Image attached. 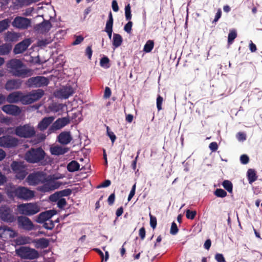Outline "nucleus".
<instances>
[{
  "mask_svg": "<svg viewBox=\"0 0 262 262\" xmlns=\"http://www.w3.org/2000/svg\"><path fill=\"white\" fill-rule=\"evenodd\" d=\"M6 68L9 73L15 77L25 78L32 75V70L25 68V65L20 60L13 58L6 63Z\"/></svg>",
  "mask_w": 262,
  "mask_h": 262,
  "instance_id": "1",
  "label": "nucleus"
},
{
  "mask_svg": "<svg viewBox=\"0 0 262 262\" xmlns=\"http://www.w3.org/2000/svg\"><path fill=\"white\" fill-rule=\"evenodd\" d=\"M46 156V152L41 147H32L25 154V159L27 162L32 163L42 164Z\"/></svg>",
  "mask_w": 262,
  "mask_h": 262,
  "instance_id": "2",
  "label": "nucleus"
},
{
  "mask_svg": "<svg viewBox=\"0 0 262 262\" xmlns=\"http://www.w3.org/2000/svg\"><path fill=\"white\" fill-rule=\"evenodd\" d=\"M56 179L51 175L46 176L42 183L43 185L39 186L38 190L45 193L58 189L61 185L62 183L57 181Z\"/></svg>",
  "mask_w": 262,
  "mask_h": 262,
  "instance_id": "3",
  "label": "nucleus"
},
{
  "mask_svg": "<svg viewBox=\"0 0 262 262\" xmlns=\"http://www.w3.org/2000/svg\"><path fill=\"white\" fill-rule=\"evenodd\" d=\"M35 133L34 127L27 124L17 126L15 129V135L21 138H31L35 135Z\"/></svg>",
  "mask_w": 262,
  "mask_h": 262,
  "instance_id": "4",
  "label": "nucleus"
},
{
  "mask_svg": "<svg viewBox=\"0 0 262 262\" xmlns=\"http://www.w3.org/2000/svg\"><path fill=\"white\" fill-rule=\"evenodd\" d=\"M20 214L25 215H32L40 211L39 207L35 203L21 204L17 206Z\"/></svg>",
  "mask_w": 262,
  "mask_h": 262,
  "instance_id": "5",
  "label": "nucleus"
},
{
  "mask_svg": "<svg viewBox=\"0 0 262 262\" xmlns=\"http://www.w3.org/2000/svg\"><path fill=\"white\" fill-rule=\"evenodd\" d=\"M16 251L19 256L24 259H34L39 257V253L37 250L28 247H21Z\"/></svg>",
  "mask_w": 262,
  "mask_h": 262,
  "instance_id": "6",
  "label": "nucleus"
},
{
  "mask_svg": "<svg viewBox=\"0 0 262 262\" xmlns=\"http://www.w3.org/2000/svg\"><path fill=\"white\" fill-rule=\"evenodd\" d=\"M0 219L2 221L7 223H12L15 221L16 216L12 209L7 205H2L0 207Z\"/></svg>",
  "mask_w": 262,
  "mask_h": 262,
  "instance_id": "7",
  "label": "nucleus"
},
{
  "mask_svg": "<svg viewBox=\"0 0 262 262\" xmlns=\"http://www.w3.org/2000/svg\"><path fill=\"white\" fill-rule=\"evenodd\" d=\"M49 83V81L47 78L37 76L29 78L26 84L30 88H40L47 86Z\"/></svg>",
  "mask_w": 262,
  "mask_h": 262,
  "instance_id": "8",
  "label": "nucleus"
},
{
  "mask_svg": "<svg viewBox=\"0 0 262 262\" xmlns=\"http://www.w3.org/2000/svg\"><path fill=\"white\" fill-rule=\"evenodd\" d=\"M11 167L16 178L20 180L24 179L28 173L25 166L21 162L13 161L11 164Z\"/></svg>",
  "mask_w": 262,
  "mask_h": 262,
  "instance_id": "9",
  "label": "nucleus"
},
{
  "mask_svg": "<svg viewBox=\"0 0 262 262\" xmlns=\"http://www.w3.org/2000/svg\"><path fill=\"white\" fill-rule=\"evenodd\" d=\"M44 95V91L41 89H38L32 91L29 94L25 95V104H32L40 99Z\"/></svg>",
  "mask_w": 262,
  "mask_h": 262,
  "instance_id": "10",
  "label": "nucleus"
},
{
  "mask_svg": "<svg viewBox=\"0 0 262 262\" xmlns=\"http://www.w3.org/2000/svg\"><path fill=\"white\" fill-rule=\"evenodd\" d=\"M15 195L19 198L25 200H28L34 196V192L25 187H18L14 191Z\"/></svg>",
  "mask_w": 262,
  "mask_h": 262,
  "instance_id": "11",
  "label": "nucleus"
},
{
  "mask_svg": "<svg viewBox=\"0 0 262 262\" xmlns=\"http://www.w3.org/2000/svg\"><path fill=\"white\" fill-rule=\"evenodd\" d=\"M18 144L17 138L9 135L0 137V146L4 148H12L16 147Z\"/></svg>",
  "mask_w": 262,
  "mask_h": 262,
  "instance_id": "12",
  "label": "nucleus"
},
{
  "mask_svg": "<svg viewBox=\"0 0 262 262\" xmlns=\"http://www.w3.org/2000/svg\"><path fill=\"white\" fill-rule=\"evenodd\" d=\"M18 228L26 231H31L34 228V225L30 219L25 216H19L17 218Z\"/></svg>",
  "mask_w": 262,
  "mask_h": 262,
  "instance_id": "13",
  "label": "nucleus"
},
{
  "mask_svg": "<svg viewBox=\"0 0 262 262\" xmlns=\"http://www.w3.org/2000/svg\"><path fill=\"white\" fill-rule=\"evenodd\" d=\"M6 102L10 104L17 103L19 102L23 104L25 103V95L20 91H16L10 93L6 97Z\"/></svg>",
  "mask_w": 262,
  "mask_h": 262,
  "instance_id": "14",
  "label": "nucleus"
},
{
  "mask_svg": "<svg viewBox=\"0 0 262 262\" xmlns=\"http://www.w3.org/2000/svg\"><path fill=\"white\" fill-rule=\"evenodd\" d=\"M31 19L28 18L17 16L13 21L12 25L13 27L20 29H26L31 26Z\"/></svg>",
  "mask_w": 262,
  "mask_h": 262,
  "instance_id": "15",
  "label": "nucleus"
},
{
  "mask_svg": "<svg viewBox=\"0 0 262 262\" xmlns=\"http://www.w3.org/2000/svg\"><path fill=\"white\" fill-rule=\"evenodd\" d=\"M46 176L43 172H36L30 173L27 178L28 182L33 185L42 183Z\"/></svg>",
  "mask_w": 262,
  "mask_h": 262,
  "instance_id": "16",
  "label": "nucleus"
},
{
  "mask_svg": "<svg viewBox=\"0 0 262 262\" xmlns=\"http://www.w3.org/2000/svg\"><path fill=\"white\" fill-rule=\"evenodd\" d=\"M2 110L6 114L13 116H18L21 113L19 106L10 103L3 105Z\"/></svg>",
  "mask_w": 262,
  "mask_h": 262,
  "instance_id": "17",
  "label": "nucleus"
},
{
  "mask_svg": "<svg viewBox=\"0 0 262 262\" xmlns=\"http://www.w3.org/2000/svg\"><path fill=\"white\" fill-rule=\"evenodd\" d=\"M70 122V120L68 117H62L61 118L57 119L51 126L49 128L50 133L54 132L56 130L61 129Z\"/></svg>",
  "mask_w": 262,
  "mask_h": 262,
  "instance_id": "18",
  "label": "nucleus"
},
{
  "mask_svg": "<svg viewBox=\"0 0 262 262\" xmlns=\"http://www.w3.org/2000/svg\"><path fill=\"white\" fill-rule=\"evenodd\" d=\"M72 191L70 188L58 191L51 194L49 196V200L52 202H56L59 199L63 196H68L71 194Z\"/></svg>",
  "mask_w": 262,
  "mask_h": 262,
  "instance_id": "19",
  "label": "nucleus"
},
{
  "mask_svg": "<svg viewBox=\"0 0 262 262\" xmlns=\"http://www.w3.org/2000/svg\"><path fill=\"white\" fill-rule=\"evenodd\" d=\"M31 44L30 39H26L15 45L13 52L15 54H18L25 51Z\"/></svg>",
  "mask_w": 262,
  "mask_h": 262,
  "instance_id": "20",
  "label": "nucleus"
},
{
  "mask_svg": "<svg viewBox=\"0 0 262 262\" xmlns=\"http://www.w3.org/2000/svg\"><path fill=\"white\" fill-rule=\"evenodd\" d=\"M52 27V25L50 20H43L42 22L37 24L34 29L41 33H44L49 32Z\"/></svg>",
  "mask_w": 262,
  "mask_h": 262,
  "instance_id": "21",
  "label": "nucleus"
},
{
  "mask_svg": "<svg viewBox=\"0 0 262 262\" xmlns=\"http://www.w3.org/2000/svg\"><path fill=\"white\" fill-rule=\"evenodd\" d=\"M21 84L22 81L20 79H9L6 82L5 88L7 91L17 90L20 88Z\"/></svg>",
  "mask_w": 262,
  "mask_h": 262,
  "instance_id": "22",
  "label": "nucleus"
},
{
  "mask_svg": "<svg viewBox=\"0 0 262 262\" xmlns=\"http://www.w3.org/2000/svg\"><path fill=\"white\" fill-rule=\"evenodd\" d=\"M73 138L70 132H62L58 136V141L62 145H67L71 142Z\"/></svg>",
  "mask_w": 262,
  "mask_h": 262,
  "instance_id": "23",
  "label": "nucleus"
},
{
  "mask_svg": "<svg viewBox=\"0 0 262 262\" xmlns=\"http://www.w3.org/2000/svg\"><path fill=\"white\" fill-rule=\"evenodd\" d=\"M55 117L50 116L43 118L38 123V128L41 131H44L53 122Z\"/></svg>",
  "mask_w": 262,
  "mask_h": 262,
  "instance_id": "24",
  "label": "nucleus"
},
{
  "mask_svg": "<svg viewBox=\"0 0 262 262\" xmlns=\"http://www.w3.org/2000/svg\"><path fill=\"white\" fill-rule=\"evenodd\" d=\"M74 92V90L73 87L70 85H67L60 90L59 94L61 98L67 99L72 95Z\"/></svg>",
  "mask_w": 262,
  "mask_h": 262,
  "instance_id": "25",
  "label": "nucleus"
},
{
  "mask_svg": "<svg viewBox=\"0 0 262 262\" xmlns=\"http://www.w3.org/2000/svg\"><path fill=\"white\" fill-rule=\"evenodd\" d=\"M113 17L111 11L108 14V19L106 21L105 28V31L107 33L109 38L111 39L113 32Z\"/></svg>",
  "mask_w": 262,
  "mask_h": 262,
  "instance_id": "26",
  "label": "nucleus"
},
{
  "mask_svg": "<svg viewBox=\"0 0 262 262\" xmlns=\"http://www.w3.org/2000/svg\"><path fill=\"white\" fill-rule=\"evenodd\" d=\"M0 233L4 234L5 237H6L7 236L9 237H14L17 235V233L14 230L7 226H4L0 228Z\"/></svg>",
  "mask_w": 262,
  "mask_h": 262,
  "instance_id": "27",
  "label": "nucleus"
},
{
  "mask_svg": "<svg viewBox=\"0 0 262 262\" xmlns=\"http://www.w3.org/2000/svg\"><path fill=\"white\" fill-rule=\"evenodd\" d=\"M69 149V148L62 147L59 146H55L50 148L51 152L53 155H63L67 152Z\"/></svg>",
  "mask_w": 262,
  "mask_h": 262,
  "instance_id": "28",
  "label": "nucleus"
},
{
  "mask_svg": "<svg viewBox=\"0 0 262 262\" xmlns=\"http://www.w3.org/2000/svg\"><path fill=\"white\" fill-rule=\"evenodd\" d=\"M35 246L36 248H46L49 245V241L48 239L42 237L34 240Z\"/></svg>",
  "mask_w": 262,
  "mask_h": 262,
  "instance_id": "29",
  "label": "nucleus"
},
{
  "mask_svg": "<svg viewBox=\"0 0 262 262\" xmlns=\"http://www.w3.org/2000/svg\"><path fill=\"white\" fill-rule=\"evenodd\" d=\"M19 37V33L8 31L5 34V40L9 42H16L18 40Z\"/></svg>",
  "mask_w": 262,
  "mask_h": 262,
  "instance_id": "30",
  "label": "nucleus"
},
{
  "mask_svg": "<svg viewBox=\"0 0 262 262\" xmlns=\"http://www.w3.org/2000/svg\"><path fill=\"white\" fill-rule=\"evenodd\" d=\"M247 177L250 184H252L257 179L256 172L254 169L250 168L248 170L247 172Z\"/></svg>",
  "mask_w": 262,
  "mask_h": 262,
  "instance_id": "31",
  "label": "nucleus"
},
{
  "mask_svg": "<svg viewBox=\"0 0 262 262\" xmlns=\"http://www.w3.org/2000/svg\"><path fill=\"white\" fill-rule=\"evenodd\" d=\"M12 50V46L4 43L0 46V55H6L10 53Z\"/></svg>",
  "mask_w": 262,
  "mask_h": 262,
  "instance_id": "32",
  "label": "nucleus"
},
{
  "mask_svg": "<svg viewBox=\"0 0 262 262\" xmlns=\"http://www.w3.org/2000/svg\"><path fill=\"white\" fill-rule=\"evenodd\" d=\"M122 37L120 34L116 33L114 34L113 39V45L115 48H117L120 46L122 43Z\"/></svg>",
  "mask_w": 262,
  "mask_h": 262,
  "instance_id": "33",
  "label": "nucleus"
},
{
  "mask_svg": "<svg viewBox=\"0 0 262 262\" xmlns=\"http://www.w3.org/2000/svg\"><path fill=\"white\" fill-rule=\"evenodd\" d=\"M79 164L76 161H72L67 166L68 170L70 172H74L79 170Z\"/></svg>",
  "mask_w": 262,
  "mask_h": 262,
  "instance_id": "34",
  "label": "nucleus"
},
{
  "mask_svg": "<svg viewBox=\"0 0 262 262\" xmlns=\"http://www.w3.org/2000/svg\"><path fill=\"white\" fill-rule=\"evenodd\" d=\"M10 22V19L8 18L0 21V33L3 32L9 28Z\"/></svg>",
  "mask_w": 262,
  "mask_h": 262,
  "instance_id": "35",
  "label": "nucleus"
},
{
  "mask_svg": "<svg viewBox=\"0 0 262 262\" xmlns=\"http://www.w3.org/2000/svg\"><path fill=\"white\" fill-rule=\"evenodd\" d=\"M154 47V42L152 40H148L147 41L144 46L143 51L145 53H149L153 49Z\"/></svg>",
  "mask_w": 262,
  "mask_h": 262,
  "instance_id": "36",
  "label": "nucleus"
},
{
  "mask_svg": "<svg viewBox=\"0 0 262 262\" xmlns=\"http://www.w3.org/2000/svg\"><path fill=\"white\" fill-rule=\"evenodd\" d=\"M48 213L46 211L40 213L38 216L36 221L39 223H43L45 221L49 220Z\"/></svg>",
  "mask_w": 262,
  "mask_h": 262,
  "instance_id": "37",
  "label": "nucleus"
},
{
  "mask_svg": "<svg viewBox=\"0 0 262 262\" xmlns=\"http://www.w3.org/2000/svg\"><path fill=\"white\" fill-rule=\"evenodd\" d=\"M125 16L126 20H130L132 19L131 7L129 4L125 7Z\"/></svg>",
  "mask_w": 262,
  "mask_h": 262,
  "instance_id": "38",
  "label": "nucleus"
},
{
  "mask_svg": "<svg viewBox=\"0 0 262 262\" xmlns=\"http://www.w3.org/2000/svg\"><path fill=\"white\" fill-rule=\"evenodd\" d=\"M223 187L229 192L232 191L233 185L229 180H224L222 183Z\"/></svg>",
  "mask_w": 262,
  "mask_h": 262,
  "instance_id": "39",
  "label": "nucleus"
},
{
  "mask_svg": "<svg viewBox=\"0 0 262 262\" xmlns=\"http://www.w3.org/2000/svg\"><path fill=\"white\" fill-rule=\"evenodd\" d=\"M110 61L109 58L106 56H104L100 59V66L105 68H108L110 67Z\"/></svg>",
  "mask_w": 262,
  "mask_h": 262,
  "instance_id": "40",
  "label": "nucleus"
},
{
  "mask_svg": "<svg viewBox=\"0 0 262 262\" xmlns=\"http://www.w3.org/2000/svg\"><path fill=\"white\" fill-rule=\"evenodd\" d=\"M237 36L236 32L233 30L230 31L228 36V42L229 44L232 43L233 40Z\"/></svg>",
  "mask_w": 262,
  "mask_h": 262,
  "instance_id": "41",
  "label": "nucleus"
},
{
  "mask_svg": "<svg viewBox=\"0 0 262 262\" xmlns=\"http://www.w3.org/2000/svg\"><path fill=\"white\" fill-rule=\"evenodd\" d=\"M227 194L226 191L222 189L217 188L214 191V195L217 197L224 198Z\"/></svg>",
  "mask_w": 262,
  "mask_h": 262,
  "instance_id": "42",
  "label": "nucleus"
},
{
  "mask_svg": "<svg viewBox=\"0 0 262 262\" xmlns=\"http://www.w3.org/2000/svg\"><path fill=\"white\" fill-rule=\"evenodd\" d=\"M43 227L48 230H52L54 227V222L49 220L43 222Z\"/></svg>",
  "mask_w": 262,
  "mask_h": 262,
  "instance_id": "43",
  "label": "nucleus"
},
{
  "mask_svg": "<svg viewBox=\"0 0 262 262\" xmlns=\"http://www.w3.org/2000/svg\"><path fill=\"white\" fill-rule=\"evenodd\" d=\"M196 215V211H191L189 209H187L186 211V216L188 219H190V220L194 219Z\"/></svg>",
  "mask_w": 262,
  "mask_h": 262,
  "instance_id": "44",
  "label": "nucleus"
},
{
  "mask_svg": "<svg viewBox=\"0 0 262 262\" xmlns=\"http://www.w3.org/2000/svg\"><path fill=\"white\" fill-rule=\"evenodd\" d=\"M107 135L110 137L112 143L113 144L116 139V137L114 133L111 131L108 126H106Z\"/></svg>",
  "mask_w": 262,
  "mask_h": 262,
  "instance_id": "45",
  "label": "nucleus"
},
{
  "mask_svg": "<svg viewBox=\"0 0 262 262\" xmlns=\"http://www.w3.org/2000/svg\"><path fill=\"white\" fill-rule=\"evenodd\" d=\"M163 101V98L160 95H158L157 98V107L158 111H161L162 109V105Z\"/></svg>",
  "mask_w": 262,
  "mask_h": 262,
  "instance_id": "46",
  "label": "nucleus"
},
{
  "mask_svg": "<svg viewBox=\"0 0 262 262\" xmlns=\"http://www.w3.org/2000/svg\"><path fill=\"white\" fill-rule=\"evenodd\" d=\"M57 202V206L60 209H62L67 204L66 199L64 198H60Z\"/></svg>",
  "mask_w": 262,
  "mask_h": 262,
  "instance_id": "47",
  "label": "nucleus"
},
{
  "mask_svg": "<svg viewBox=\"0 0 262 262\" xmlns=\"http://www.w3.org/2000/svg\"><path fill=\"white\" fill-rule=\"evenodd\" d=\"M179 229L175 222H172L170 230V233L172 235H176L178 232Z\"/></svg>",
  "mask_w": 262,
  "mask_h": 262,
  "instance_id": "48",
  "label": "nucleus"
},
{
  "mask_svg": "<svg viewBox=\"0 0 262 262\" xmlns=\"http://www.w3.org/2000/svg\"><path fill=\"white\" fill-rule=\"evenodd\" d=\"M133 24L132 21L128 20V22L124 27V30L127 33H131Z\"/></svg>",
  "mask_w": 262,
  "mask_h": 262,
  "instance_id": "49",
  "label": "nucleus"
},
{
  "mask_svg": "<svg viewBox=\"0 0 262 262\" xmlns=\"http://www.w3.org/2000/svg\"><path fill=\"white\" fill-rule=\"evenodd\" d=\"M150 226L154 229L157 226V219L155 216H152L150 214Z\"/></svg>",
  "mask_w": 262,
  "mask_h": 262,
  "instance_id": "50",
  "label": "nucleus"
},
{
  "mask_svg": "<svg viewBox=\"0 0 262 262\" xmlns=\"http://www.w3.org/2000/svg\"><path fill=\"white\" fill-rule=\"evenodd\" d=\"M85 55L88 56V58L89 59H91L92 58V54H93V50L92 49V46H88L85 51Z\"/></svg>",
  "mask_w": 262,
  "mask_h": 262,
  "instance_id": "51",
  "label": "nucleus"
},
{
  "mask_svg": "<svg viewBox=\"0 0 262 262\" xmlns=\"http://www.w3.org/2000/svg\"><path fill=\"white\" fill-rule=\"evenodd\" d=\"M136 184H135L132 186V189L129 192L127 200L128 202L130 201V200L132 199V198L134 196V195L135 194V191H136Z\"/></svg>",
  "mask_w": 262,
  "mask_h": 262,
  "instance_id": "52",
  "label": "nucleus"
},
{
  "mask_svg": "<svg viewBox=\"0 0 262 262\" xmlns=\"http://www.w3.org/2000/svg\"><path fill=\"white\" fill-rule=\"evenodd\" d=\"M215 259L217 262H226L225 259L222 254L217 253L215 255Z\"/></svg>",
  "mask_w": 262,
  "mask_h": 262,
  "instance_id": "53",
  "label": "nucleus"
},
{
  "mask_svg": "<svg viewBox=\"0 0 262 262\" xmlns=\"http://www.w3.org/2000/svg\"><path fill=\"white\" fill-rule=\"evenodd\" d=\"M241 162L243 164H247L249 161V157L246 155H242L240 157Z\"/></svg>",
  "mask_w": 262,
  "mask_h": 262,
  "instance_id": "54",
  "label": "nucleus"
},
{
  "mask_svg": "<svg viewBox=\"0 0 262 262\" xmlns=\"http://www.w3.org/2000/svg\"><path fill=\"white\" fill-rule=\"evenodd\" d=\"M236 138L239 141H245L246 140V135L244 133L238 132L236 135Z\"/></svg>",
  "mask_w": 262,
  "mask_h": 262,
  "instance_id": "55",
  "label": "nucleus"
},
{
  "mask_svg": "<svg viewBox=\"0 0 262 262\" xmlns=\"http://www.w3.org/2000/svg\"><path fill=\"white\" fill-rule=\"evenodd\" d=\"M83 39H84V38L82 36H81V35L76 36L75 40L73 41V42L72 43V45H79L83 40Z\"/></svg>",
  "mask_w": 262,
  "mask_h": 262,
  "instance_id": "56",
  "label": "nucleus"
},
{
  "mask_svg": "<svg viewBox=\"0 0 262 262\" xmlns=\"http://www.w3.org/2000/svg\"><path fill=\"white\" fill-rule=\"evenodd\" d=\"M111 184V182L110 180H106L103 183L100 184L97 186L98 188H104L109 186Z\"/></svg>",
  "mask_w": 262,
  "mask_h": 262,
  "instance_id": "57",
  "label": "nucleus"
},
{
  "mask_svg": "<svg viewBox=\"0 0 262 262\" xmlns=\"http://www.w3.org/2000/svg\"><path fill=\"white\" fill-rule=\"evenodd\" d=\"M111 94H112V92H111V89L108 86L105 87V91H104V96H103L104 98H109L111 97Z\"/></svg>",
  "mask_w": 262,
  "mask_h": 262,
  "instance_id": "58",
  "label": "nucleus"
},
{
  "mask_svg": "<svg viewBox=\"0 0 262 262\" xmlns=\"http://www.w3.org/2000/svg\"><path fill=\"white\" fill-rule=\"evenodd\" d=\"M115 200V193H113L108 196V198L107 199L108 204L110 206L112 205L114 203Z\"/></svg>",
  "mask_w": 262,
  "mask_h": 262,
  "instance_id": "59",
  "label": "nucleus"
},
{
  "mask_svg": "<svg viewBox=\"0 0 262 262\" xmlns=\"http://www.w3.org/2000/svg\"><path fill=\"white\" fill-rule=\"evenodd\" d=\"M209 147L212 151H215L218 148V145L216 142H212L209 144Z\"/></svg>",
  "mask_w": 262,
  "mask_h": 262,
  "instance_id": "60",
  "label": "nucleus"
},
{
  "mask_svg": "<svg viewBox=\"0 0 262 262\" xmlns=\"http://www.w3.org/2000/svg\"><path fill=\"white\" fill-rule=\"evenodd\" d=\"M112 7L114 12H117L119 11V7L116 0H113L112 1Z\"/></svg>",
  "mask_w": 262,
  "mask_h": 262,
  "instance_id": "61",
  "label": "nucleus"
},
{
  "mask_svg": "<svg viewBox=\"0 0 262 262\" xmlns=\"http://www.w3.org/2000/svg\"><path fill=\"white\" fill-rule=\"evenodd\" d=\"M222 16V11L221 9H219L217 11V12L215 14V18L213 20V23H216L218 21V20L221 18Z\"/></svg>",
  "mask_w": 262,
  "mask_h": 262,
  "instance_id": "62",
  "label": "nucleus"
},
{
  "mask_svg": "<svg viewBox=\"0 0 262 262\" xmlns=\"http://www.w3.org/2000/svg\"><path fill=\"white\" fill-rule=\"evenodd\" d=\"M145 233L146 231L145 228L143 227L141 228H140V229L139 230V236L141 239L143 240L144 239L145 237Z\"/></svg>",
  "mask_w": 262,
  "mask_h": 262,
  "instance_id": "63",
  "label": "nucleus"
},
{
  "mask_svg": "<svg viewBox=\"0 0 262 262\" xmlns=\"http://www.w3.org/2000/svg\"><path fill=\"white\" fill-rule=\"evenodd\" d=\"M46 212L48 213V216L49 219L57 213V211L54 209L46 211Z\"/></svg>",
  "mask_w": 262,
  "mask_h": 262,
  "instance_id": "64",
  "label": "nucleus"
}]
</instances>
